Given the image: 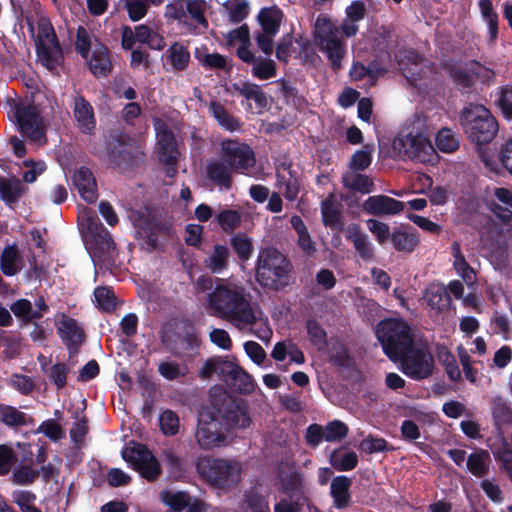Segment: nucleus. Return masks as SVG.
Instances as JSON below:
<instances>
[{
    "instance_id": "1",
    "label": "nucleus",
    "mask_w": 512,
    "mask_h": 512,
    "mask_svg": "<svg viewBox=\"0 0 512 512\" xmlns=\"http://www.w3.org/2000/svg\"><path fill=\"white\" fill-rule=\"evenodd\" d=\"M198 292L205 293L204 303L210 315L231 323L234 327H244L255 321L250 294L240 282L200 276L195 282Z\"/></svg>"
},
{
    "instance_id": "2",
    "label": "nucleus",
    "mask_w": 512,
    "mask_h": 512,
    "mask_svg": "<svg viewBox=\"0 0 512 512\" xmlns=\"http://www.w3.org/2000/svg\"><path fill=\"white\" fill-rule=\"evenodd\" d=\"M78 222L85 233L94 262L108 264L113 260L115 244L108 230L101 224L95 212L83 207L78 213Z\"/></svg>"
},
{
    "instance_id": "3",
    "label": "nucleus",
    "mask_w": 512,
    "mask_h": 512,
    "mask_svg": "<svg viewBox=\"0 0 512 512\" xmlns=\"http://www.w3.org/2000/svg\"><path fill=\"white\" fill-rule=\"evenodd\" d=\"M376 337L384 353L394 362L416 341L410 325L400 318H389L378 323Z\"/></svg>"
},
{
    "instance_id": "4",
    "label": "nucleus",
    "mask_w": 512,
    "mask_h": 512,
    "mask_svg": "<svg viewBox=\"0 0 512 512\" xmlns=\"http://www.w3.org/2000/svg\"><path fill=\"white\" fill-rule=\"evenodd\" d=\"M291 264L274 248L260 251L256 266V279L264 287L280 289L289 283Z\"/></svg>"
},
{
    "instance_id": "5",
    "label": "nucleus",
    "mask_w": 512,
    "mask_h": 512,
    "mask_svg": "<svg viewBox=\"0 0 512 512\" xmlns=\"http://www.w3.org/2000/svg\"><path fill=\"white\" fill-rule=\"evenodd\" d=\"M393 151L402 160L434 166L439 162V155L430 139L423 133H407L393 140Z\"/></svg>"
},
{
    "instance_id": "6",
    "label": "nucleus",
    "mask_w": 512,
    "mask_h": 512,
    "mask_svg": "<svg viewBox=\"0 0 512 512\" xmlns=\"http://www.w3.org/2000/svg\"><path fill=\"white\" fill-rule=\"evenodd\" d=\"M196 470L212 486L229 488L240 481L243 468L235 460L204 456L198 459Z\"/></svg>"
},
{
    "instance_id": "7",
    "label": "nucleus",
    "mask_w": 512,
    "mask_h": 512,
    "mask_svg": "<svg viewBox=\"0 0 512 512\" xmlns=\"http://www.w3.org/2000/svg\"><path fill=\"white\" fill-rule=\"evenodd\" d=\"M313 38L315 45L327 56L332 67L339 69L346 53L339 27L326 17H318L314 24Z\"/></svg>"
},
{
    "instance_id": "8",
    "label": "nucleus",
    "mask_w": 512,
    "mask_h": 512,
    "mask_svg": "<svg viewBox=\"0 0 512 512\" xmlns=\"http://www.w3.org/2000/svg\"><path fill=\"white\" fill-rule=\"evenodd\" d=\"M462 125L472 141L486 144L494 139L498 124L490 111L482 105H469L462 113Z\"/></svg>"
},
{
    "instance_id": "9",
    "label": "nucleus",
    "mask_w": 512,
    "mask_h": 512,
    "mask_svg": "<svg viewBox=\"0 0 512 512\" xmlns=\"http://www.w3.org/2000/svg\"><path fill=\"white\" fill-rule=\"evenodd\" d=\"M194 437L197 445L202 450H211L227 445L228 437L220 411L214 409L202 410L199 413Z\"/></svg>"
},
{
    "instance_id": "10",
    "label": "nucleus",
    "mask_w": 512,
    "mask_h": 512,
    "mask_svg": "<svg viewBox=\"0 0 512 512\" xmlns=\"http://www.w3.org/2000/svg\"><path fill=\"white\" fill-rule=\"evenodd\" d=\"M10 113L15 118L20 132L31 142L39 146L46 142L47 125L36 105L20 101L13 104Z\"/></svg>"
},
{
    "instance_id": "11",
    "label": "nucleus",
    "mask_w": 512,
    "mask_h": 512,
    "mask_svg": "<svg viewBox=\"0 0 512 512\" xmlns=\"http://www.w3.org/2000/svg\"><path fill=\"white\" fill-rule=\"evenodd\" d=\"M35 45L38 61L49 71L62 65L63 54L51 23L46 18L37 21Z\"/></svg>"
},
{
    "instance_id": "12",
    "label": "nucleus",
    "mask_w": 512,
    "mask_h": 512,
    "mask_svg": "<svg viewBox=\"0 0 512 512\" xmlns=\"http://www.w3.org/2000/svg\"><path fill=\"white\" fill-rule=\"evenodd\" d=\"M401 371L414 380L429 377L433 372V357L426 345L416 341L399 355Z\"/></svg>"
},
{
    "instance_id": "13",
    "label": "nucleus",
    "mask_w": 512,
    "mask_h": 512,
    "mask_svg": "<svg viewBox=\"0 0 512 512\" xmlns=\"http://www.w3.org/2000/svg\"><path fill=\"white\" fill-rule=\"evenodd\" d=\"M279 500L274 505V512H300L306 503L301 477L298 473L281 476V485L278 488Z\"/></svg>"
},
{
    "instance_id": "14",
    "label": "nucleus",
    "mask_w": 512,
    "mask_h": 512,
    "mask_svg": "<svg viewBox=\"0 0 512 512\" xmlns=\"http://www.w3.org/2000/svg\"><path fill=\"white\" fill-rule=\"evenodd\" d=\"M221 156L235 170V172L248 174L255 166L256 159L252 148L243 142L233 139H224L220 144Z\"/></svg>"
},
{
    "instance_id": "15",
    "label": "nucleus",
    "mask_w": 512,
    "mask_h": 512,
    "mask_svg": "<svg viewBox=\"0 0 512 512\" xmlns=\"http://www.w3.org/2000/svg\"><path fill=\"white\" fill-rule=\"evenodd\" d=\"M122 457L147 480L156 479L161 472L158 460L144 445L134 443L126 447Z\"/></svg>"
},
{
    "instance_id": "16",
    "label": "nucleus",
    "mask_w": 512,
    "mask_h": 512,
    "mask_svg": "<svg viewBox=\"0 0 512 512\" xmlns=\"http://www.w3.org/2000/svg\"><path fill=\"white\" fill-rule=\"evenodd\" d=\"M153 126L156 134V149L160 160L168 165L174 164L177 160L178 152L173 133L160 118L153 119Z\"/></svg>"
},
{
    "instance_id": "17",
    "label": "nucleus",
    "mask_w": 512,
    "mask_h": 512,
    "mask_svg": "<svg viewBox=\"0 0 512 512\" xmlns=\"http://www.w3.org/2000/svg\"><path fill=\"white\" fill-rule=\"evenodd\" d=\"M138 146L124 135L111 136L107 142V158L115 166L129 164Z\"/></svg>"
},
{
    "instance_id": "18",
    "label": "nucleus",
    "mask_w": 512,
    "mask_h": 512,
    "mask_svg": "<svg viewBox=\"0 0 512 512\" xmlns=\"http://www.w3.org/2000/svg\"><path fill=\"white\" fill-rule=\"evenodd\" d=\"M55 325L61 340L68 347L70 352H76L85 337L83 328L79 325L77 320L61 313L55 317Z\"/></svg>"
},
{
    "instance_id": "19",
    "label": "nucleus",
    "mask_w": 512,
    "mask_h": 512,
    "mask_svg": "<svg viewBox=\"0 0 512 512\" xmlns=\"http://www.w3.org/2000/svg\"><path fill=\"white\" fill-rule=\"evenodd\" d=\"M363 210L374 216L396 215L404 210V203L386 195H374L364 201Z\"/></svg>"
},
{
    "instance_id": "20",
    "label": "nucleus",
    "mask_w": 512,
    "mask_h": 512,
    "mask_svg": "<svg viewBox=\"0 0 512 512\" xmlns=\"http://www.w3.org/2000/svg\"><path fill=\"white\" fill-rule=\"evenodd\" d=\"M395 61L412 84L421 78L423 68L426 67L425 61L413 50H400L395 54Z\"/></svg>"
},
{
    "instance_id": "21",
    "label": "nucleus",
    "mask_w": 512,
    "mask_h": 512,
    "mask_svg": "<svg viewBox=\"0 0 512 512\" xmlns=\"http://www.w3.org/2000/svg\"><path fill=\"white\" fill-rule=\"evenodd\" d=\"M205 172L210 181L215 185L230 189L232 186V176L235 170L221 156L207 160Z\"/></svg>"
},
{
    "instance_id": "22",
    "label": "nucleus",
    "mask_w": 512,
    "mask_h": 512,
    "mask_svg": "<svg viewBox=\"0 0 512 512\" xmlns=\"http://www.w3.org/2000/svg\"><path fill=\"white\" fill-rule=\"evenodd\" d=\"M161 500L174 512H203V503L192 498L185 492L164 490L161 492Z\"/></svg>"
},
{
    "instance_id": "23",
    "label": "nucleus",
    "mask_w": 512,
    "mask_h": 512,
    "mask_svg": "<svg viewBox=\"0 0 512 512\" xmlns=\"http://www.w3.org/2000/svg\"><path fill=\"white\" fill-rule=\"evenodd\" d=\"M73 116L81 132L91 134L94 131L96 127L94 110L82 95H76L73 98Z\"/></svg>"
},
{
    "instance_id": "24",
    "label": "nucleus",
    "mask_w": 512,
    "mask_h": 512,
    "mask_svg": "<svg viewBox=\"0 0 512 512\" xmlns=\"http://www.w3.org/2000/svg\"><path fill=\"white\" fill-rule=\"evenodd\" d=\"M478 153L485 167L490 171L498 173L500 163L512 175V139L507 140L503 144L498 160H496L493 153L486 148H480Z\"/></svg>"
},
{
    "instance_id": "25",
    "label": "nucleus",
    "mask_w": 512,
    "mask_h": 512,
    "mask_svg": "<svg viewBox=\"0 0 512 512\" xmlns=\"http://www.w3.org/2000/svg\"><path fill=\"white\" fill-rule=\"evenodd\" d=\"M13 314L22 318L26 322L41 319L43 315L48 312L49 307L43 297H39L35 300L34 307L32 303L27 299H19L10 306Z\"/></svg>"
},
{
    "instance_id": "26",
    "label": "nucleus",
    "mask_w": 512,
    "mask_h": 512,
    "mask_svg": "<svg viewBox=\"0 0 512 512\" xmlns=\"http://www.w3.org/2000/svg\"><path fill=\"white\" fill-rule=\"evenodd\" d=\"M73 184L83 200L88 203L97 200V183L93 173L88 168L80 167L74 172Z\"/></svg>"
},
{
    "instance_id": "27",
    "label": "nucleus",
    "mask_w": 512,
    "mask_h": 512,
    "mask_svg": "<svg viewBox=\"0 0 512 512\" xmlns=\"http://www.w3.org/2000/svg\"><path fill=\"white\" fill-rule=\"evenodd\" d=\"M276 188L278 193L282 194L286 200L294 201L299 194V182L293 174L290 167L281 164L276 170Z\"/></svg>"
},
{
    "instance_id": "28",
    "label": "nucleus",
    "mask_w": 512,
    "mask_h": 512,
    "mask_svg": "<svg viewBox=\"0 0 512 512\" xmlns=\"http://www.w3.org/2000/svg\"><path fill=\"white\" fill-rule=\"evenodd\" d=\"M347 240L352 242L358 255L365 261H370L375 256V248L367 234L361 231L358 224H351L345 229Z\"/></svg>"
},
{
    "instance_id": "29",
    "label": "nucleus",
    "mask_w": 512,
    "mask_h": 512,
    "mask_svg": "<svg viewBox=\"0 0 512 512\" xmlns=\"http://www.w3.org/2000/svg\"><path fill=\"white\" fill-rule=\"evenodd\" d=\"M378 58L380 63L373 61L367 67L361 63H354L350 70L351 78L358 81L368 76L372 81H374L379 75L383 74L387 70L385 64L391 62V55L388 52L379 55Z\"/></svg>"
},
{
    "instance_id": "30",
    "label": "nucleus",
    "mask_w": 512,
    "mask_h": 512,
    "mask_svg": "<svg viewBox=\"0 0 512 512\" xmlns=\"http://www.w3.org/2000/svg\"><path fill=\"white\" fill-rule=\"evenodd\" d=\"M229 370L231 371L225 374L223 378V381L228 386H230L233 390L243 394H249L254 391L253 380L247 372L232 362Z\"/></svg>"
},
{
    "instance_id": "31",
    "label": "nucleus",
    "mask_w": 512,
    "mask_h": 512,
    "mask_svg": "<svg viewBox=\"0 0 512 512\" xmlns=\"http://www.w3.org/2000/svg\"><path fill=\"white\" fill-rule=\"evenodd\" d=\"M492 195L495 201L491 204V211L503 222H509L512 218V191L497 187Z\"/></svg>"
},
{
    "instance_id": "32",
    "label": "nucleus",
    "mask_w": 512,
    "mask_h": 512,
    "mask_svg": "<svg viewBox=\"0 0 512 512\" xmlns=\"http://www.w3.org/2000/svg\"><path fill=\"white\" fill-rule=\"evenodd\" d=\"M88 62L91 72L97 77L106 76L112 70L108 49L101 43L93 45L92 55Z\"/></svg>"
},
{
    "instance_id": "33",
    "label": "nucleus",
    "mask_w": 512,
    "mask_h": 512,
    "mask_svg": "<svg viewBox=\"0 0 512 512\" xmlns=\"http://www.w3.org/2000/svg\"><path fill=\"white\" fill-rule=\"evenodd\" d=\"M493 417L497 434L488 440V445L493 444L499 437H503L505 442L508 440L509 430L512 429V412L505 404H497L493 409Z\"/></svg>"
},
{
    "instance_id": "34",
    "label": "nucleus",
    "mask_w": 512,
    "mask_h": 512,
    "mask_svg": "<svg viewBox=\"0 0 512 512\" xmlns=\"http://www.w3.org/2000/svg\"><path fill=\"white\" fill-rule=\"evenodd\" d=\"M424 299L431 309L437 312L448 309L451 303L449 292L441 284L430 285L425 291Z\"/></svg>"
},
{
    "instance_id": "35",
    "label": "nucleus",
    "mask_w": 512,
    "mask_h": 512,
    "mask_svg": "<svg viewBox=\"0 0 512 512\" xmlns=\"http://www.w3.org/2000/svg\"><path fill=\"white\" fill-rule=\"evenodd\" d=\"M390 240L395 250L406 253L413 252L420 243L417 233L408 229L394 230Z\"/></svg>"
},
{
    "instance_id": "36",
    "label": "nucleus",
    "mask_w": 512,
    "mask_h": 512,
    "mask_svg": "<svg viewBox=\"0 0 512 512\" xmlns=\"http://www.w3.org/2000/svg\"><path fill=\"white\" fill-rule=\"evenodd\" d=\"M252 310L254 312H256L255 321L245 325L244 327H236V328L239 330H242V331L249 329L261 341L269 342L272 337L273 332L268 324V319L266 317H264L263 312L256 304H253Z\"/></svg>"
},
{
    "instance_id": "37",
    "label": "nucleus",
    "mask_w": 512,
    "mask_h": 512,
    "mask_svg": "<svg viewBox=\"0 0 512 512\" xmlns=\"http://www.w3.org/2000/svg\"><path fill=\"white\" fill-rule=\"evenodd\" d=\"M491 457L487 450L479 449L467 457L466 467L468 471L478 477H484L490 468Z\"/></svg>"
},
{
    "instance_id": "38",
    "label": "nucleus",
    "mask_w": 512,
    "mask_h": 512,
    "mask_svg": "<svg viewBox=\"0 0 512 512\" xmlns=\"http://www.w3.org/2000/svg\"><path fill=\"white\" fill-rule=\"evenodd\" d=\"M229 249L224 245H215L204 260V267L213 274H221L228 266Z\"/></svg>"
},
{
    "instance_id": "39",
    "label": "nucleus",
    "mask_w": 512,
    "mask_h": 512,
    "mask_svg": "<svg viewBox=\"0 0 512 512\" xmlns=\"http://www.w3.org/2000/svg\"><path fill=\"white\" fill-rule=\"evenodd\" d=\"M22 259L15 245L4 248L0 258V269L6 276H14L22 269Z\"/></svg>"
},
{
    "instance_id": "40",
    "label": "nucleus",
    "mask_w": 512,
    "mask_h": 512,
    "mask_svg": "<svg viewBox=\"0 0 512 512\" xmlns=\"http://www.w3.org/2000/svg\"><path fill=\"white\" fill-rule=\"evenodd\" d=\"M283 19L282 11L276 7L262 8L258 14V21L262 31L269 34H277Z\"/></svg>"
},
{
    "instance_id": "41",
    "label": "nucleus",
    "mask_w": 512,
    "mask_h": 512,
    "mask_svg": "<svg viewBox=\"0 0 512 512\" xmlns=\"http://www.w3.org/2000/svg\"><path fill=\"white\" fill-rule=\"evenodd\" d=\"M489 448L494 458L502 463L503 469L512 481V441L505 442L501 436L493 444H489Z\"/></svg>"
},
{
    "instance_id": "42",
    "label": "nucleus",
    "mask_w": 512,
    "mask_h": 512,
    "mask_svg": "<svg viewBox=\"0 0 512 512\" xmlns=\"http://www.w3.org/2000/svg\"><path fill=\"white\" fill-rule=\"evenodd\" d=\"M342 183L346 188L362 194H368L374 190L372 179L367 175L357 173V171L344 173Z\"/></svg>"
},
{
    "instance_id": "43",
    "label": "nucleus",
    "mask_w": 512,
    "mask_h": 512,
    "mask_svg": "<svg viewBox=\"0 0 512 512\" xmlns=\"http://www.w3.org/2000/svg\"><path fill=\"white\" fill-rule=\"evenodd\" d=\"M351 480L344 475L333 478L331 482V496L333 497L334 504L337 508H344L349 504L350 494L349 489Z\"/></svg>"
},
{
    "instance_id": "44",
    "label": "nucleus",
    "mask_w": 512,
    "mask_h": 512,
    "mask_svg": "<svg viewBox=\"0 0 512 512\" xmlns=\"http://www.w3.org/2000/svg\"><path fill=\"white\" fill-rule=\"evenodd\" d=\"M221 419L226 429H246L251 424V419L246 410L239 405H232L225 414L221 415Z\"/></svg>"
},
{
    "instance_id": "45",
    "label": "nucleus",
    "mask_w": 512,
    "mask_h": 512,
    "mask_svg": "<svg viewBox=\"0 0 512 512\" xmlns=\"http://www.w3.org/2000/svg\"><path fill=\"white\" fill-rule=\"evenodd\" d=\"M453 256V267L457 274L468 284H472L475 280V272L473 268L467 263L464 255L461 252L460 244L456 241L453 242L451 247Z\"/></svg>"
},
{
    "instance_id": "46",
    "label": "nucleus",
    "mask_w": 512,
    "mask_h": 512,
    "mask_svg": "<svg viewBox=\"0 0 512 512\" xmlns=\"http://www.w3.org/2000/svg\"><path fill=\"white\" fill-rule=\"evenodd\" d=\"M166 57L171 67L178 71L186 69L190 61V53L187 47L178 42L169 47Z\"/></svg>"
},
{
    "instance_id": "47",
    "label": "nucleus",
    "mask_w": 512,
    "mask_h": 512,
    "mask_svg": "<svg viewBox=\"0 0 512 512\" xmlns=\"http://www.w3.org/2000/svg\"><path fill=\"white\" fill-rule=\"evenodd\" d=\"M24 193V187L17 178H0V197L6 203L16 202Z\"/></svg>"
},
{
    "instance_id": "48",
    "label": "nucleus",
    "mask_w": 512,
    "mask_h": 512,
    "mask_svg": "<svg viewBox=\"0 0 512 512\" xmlns=\"http://www.w3.org/2000/svg\"><path fill=\"white\" fill-rule=\"evenodd\" d=\"M330 463L338 471H349L357 466L358 456L353 451L337 449L331 453Z\"/></svg>"
},
{
    "instance_id": "49",
    "label": "nucleus",
    "mask_w": 512,
    "mask_h": 512,
    "mask_svg": "<svg viewBox=\"0 0 512 512\" xmlns=\"http://www.w3.org/2000/svg\"><path fill=\"white\" fill-rule=\"evenodd\" d=\"M478 7L482 19L488 25L489 37L494 41L498 35V15L493 8L491 0H479Z\"/></svg>"
},
{
    "instance_id": "50",
    "label": "nucleus",
    "mask_w": 512,
    "mask_h": 512,
    "mask_svg": "<svg viewBox=\"0 0 512 512\" xmlns=\"http://www.w3.org/2000/svg\"><path fill=\"white\" fill-rule=\"evenodd\" d=\"M234 89L247 100H253L261 108L267 104V98L257 84L241 82L235 84Z\"/></svg>"
},
{
    "instance_id": "51",
    "label": "nucleus",
    "mask_w": 512,
    "mask_h": 512,
    "mask_svg": "<svg viewBox=\"0 0 512 512\" xmlns=\"http://www.w3.org/2000/svg\"><path fill=\"white\" fill-rule=\"evenodd\" d=\"M230 367V361L211 358L206 360V362L203 364L202 368L199 371V376L203 379H206L216 374L220 379L223 380L225 374H227L230 371Z\"/></svg>"
},
{
    "instance_id": "52",
    "label": "nucleus",
    "mask_w": 512,
    "mask_h": 512,
    "mask_svg": "<svg viewBox=\"0 0 512 512\" xmlns=\"http://www.w3.org/2000/svg\"><path fill=\"white\" fill-rule=\"evenodd\" d=\"M209 111L224 129L236 131L240 128L238 120L231 116L221 104L212 102L209 106Z\"/></svg>"
},
{
    "instance_id": "53",
    "label": "nucleus",
    "mask_w": 512,
    "mask_h": 512,
    "mask_svg": "<svg viewBox=\"0 0 512 512\" xmlns=\"http://www.w3.org/2000/svg\"><path fill=\"white\" fill-rule=\"evenodd\" d=\"M208 5L204 0H185L186 17L190 18L203 28H207L208 22L205 18V11Z\"/></svg>"
},
{
    "instance_id": "54",
    "label": "nucleus",
    "mask_w": 512,
    "mask_h": 512,
    "mask_svg": "<svg viewBox=\"0 0 512 512\" xmlns=\"http://www.w3.org/2000/svg\"><path fill=\"white\" fill-rule=\"evenodd\" d=\"M439 361L444 365L446 373L450 380L458 381L461 372L453 354L446 347H439L437 351Z\"/></svg>"
},
{
    "instance_id": "55",
    "label": "nucleus",
    "mask_w": 512,
    "mask_h": 512,
    "mask_svg": "<svg viewBox=\"0 0 512 512\" xmlns=\"http://www.w3.org/2000/svg\"><path fill=\"white\" fill-rule=\"evenodd\" d=\"M321 214L325 226L336 227L338 225L340 212L334 202L333 195L321 202Z\"/></svg>"
},
{
    "instance_id": "56",
    "label": "nucleus",
    "mask_w": 512,
    "mask_h": 512,
    "mask_svg": "<svg viewBox=\"0 0 512 512\" xmlns=\"http://www.w3.org/2000/svg\"><path fill=\"white\" fill-rule=\"evenodd\" d=\"M373 148L369 145L357 150L349 162V171H362L369 167L372 161Z\"/></svg>"
},
{
    "instance_id": "57",
    "label": "nucleus",
    "mask_w": 512,
    "mask_h": 512,
    "mask_svg": "<svg viewBox=\"0 0 512 512\" xmlns=\"http://www.w3.org/2000/svg\"><path fill=\"white\" fill-rule=\"evenodd\" d=\"M436 145L444 153H452L459 147V141L450 129H442L436 136Z\"/></svg>"
},
{
    "instance_id": "58",
    "label": "nucleus",
    "mask_w": 512,
    "mask_h": 512,
    "mask_svg": "<svg viewBox=\"0 0 512 512\" xmlns=\"http://www.w3.org/2000/svg\"><path fill=\"white\" fill-rule=\"evenodd\" d=\"M158 372L167 380H176L188 373V368L174 361H163L158 366Z\"/></svg>"
},
{
    "instance_id": "59",
    "label": "nucleus",
    "mask_w": 512,
    "mask_h": 512,
    "mask_svg": "<svg viewBox=\"0 0 512 512\" xmlns=\"http://www.w3.org/2000/svg\"><path fill=\"white\" fill-rule=\"evenodd\" d=\"M195 57L201 65L212 69H224L226 67V59L218 53H207L197 48Z\"/></svg>"
},
{
    "instance_id": "60",
    "label": "nucleus",
    "mask_w": 512,
    "mask_h": 512,
    "mask_svg": "<svg viewBox=\"0 0 512 512\" xmlns=\"http://www.w3.org/2000/svg\"><path fill=\"white\" fill-rule=\"evenodd\" d=\"M217 222L225 232H232L240 226L241 215L236 210L225 209L217 215Z\"/></svg>"
},
{
    "instance_id": "61",
    "label": "nucleus",
    "mask_w": 512,
    "mask_h": 512,
    "mask_svg": "<svg viewBox=\"0 0 512 512\" xmlns=\"http://www.w3.org/2000/svg\"><path fill=\"white\" fill-rule=\"evenodd\" d=\"M323 428L327 442L340 441L347 436L349 431L348 426L339 420H333Z\"/></svg>"
},
{
    "instance_id": "62",
    "label": "nucleus",
    "mask_w": 512,
    "mask_h": 512,
    "mask_svg": "<svg viewBox=\"0 0 512 512\" xmlns=\"http://www.w3.org/2000/svg\"><path fill=\"white\" fill-rule=\"evenodd\" d=\"M159 424L165 435H175L179 430V418L172 410H165L159 416Z\"/></svg>"
},
{
    "instance_id": "63",
    "label": "nucleus",
    "mask_w": 512,
    "mask_h": 512,
    "mask_svg": "<svg viewBox=\"0 0 512 512\" xmlns=\"http://www.w3.org/2000/svg\"><path fill=\"white\" fill-rule=\"evenodd\" d=\"M252 74L260 80H267L276 76V64L271 59L255 61Z\"/></svg>"
},
{
    "instance_id": "64",
    "label": "nucleus",
    "mask_w": 512,
    "mask_h": 512,
    "mask_svg": "<svg viewBox=\"0 0 512 512\" xmlns=\"http://www.w3.org/2000/svg\"><path fill=\"white\" fill-rule=\"evenodd\" d=\"M95 303L99 309L112 311L116 306L115 296L107 287H98L94 291Z\"/></svg>"
}]
</instances>
